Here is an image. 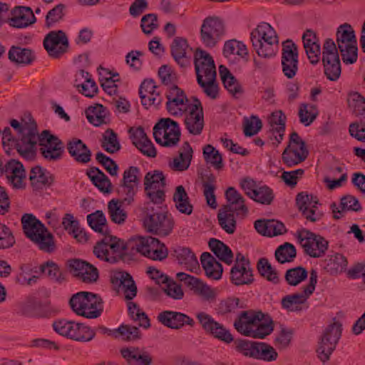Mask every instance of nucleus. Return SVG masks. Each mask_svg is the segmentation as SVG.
Instances as JSON below:
<instances>
[{
  "label": "nucleus",
  "instance_id": "nucleus-1",
  "mask_svg": "<svg viewBox=\"0 0 365 365\" xmlns=\"http://www.w3.org/2000/svg\"><path fill=\"white\" fill-rule=\"evenodd\" d=\"M197 81L203 93L210 99H216L219 87L216 82V68L212 57L206 51H197L195 54Z\"/></svg>",
  "mask_w": 365,
  "mask_h": 365
},
{
  "label": "nucleus",
  "instance_id": "nucleus-2",
  "mask_svg": "<svg viewBox=\"0 0 365 365\" xmlns=\"http://www.w3.org/2000/svg\"><path fill=\"white\" fill-rule=\"evenodd\" d=\"M11 126L21 135V138L16 143V149L19 154L26 160L34 158L38 143L37 125L34 119L19 123L17 120L11 121Z\"/></svg>",
  "mask_w": 365,
  "mask_h": 365
},
{
  "label": "nucleus",
  "instance_id": "nucleus-3",
  "mask_svg": "<svg viewBox=\"0 0 365 365\" xmlns=\"http://www.w3.org/2000/svg\"><path fill=\"white\" fill-rule=\"evenodd\" d=\"M261 313L242 312L234 322V327L241 334L254 338L264 339L273 331L272 323L264 322Z\"/></svg>",
  "mask_w": 365,
  "mask_h": 365
},
{
  "label": "nucleus",
  "instance_id": "nucleus-4",
  "mask_svg": "<svg viewBox=\"0 0 365 365\" xmlns=\"http://www.w3.org/2000/svg\"><path fill=\"white\" fill-rule=\"evenodd\" d=\"M69 304L77 315L87 319L98 317L103 309L102 299L97 294L80 292L72 296Z\"/></svg>",
  "mask_w": 365,
  "mask_h": 365
},
{
  "label": "nucleus",
  "instance_id": "nucleus-5",
  "mask_svg": "<svg viewBox=\"0 0 365 365\" xmlns=\"http://www.w3.org/2000/svg\"><path fill=\"white\" fill-rule=\"evenodd\" d=\"M103 235V238L93 247V254L100 260L115 263L125 254L126 243L117 237L108 234Z\"/></svg>",
  "mask_w": 365,
  "mask_h": 365
},
{
  "label": "nucleus",
  "instance_id": "nucleus-6",
  "mask_svg": "<svg viewBox=\"0 0 365 365\" xmlns=\"http://www.w3.org/2000/svg\"><path fill=\"white\" fill-rule=\"evenodd\" d=\"M131 242L133 250L151 260L161 262L168 256V248L157 238L140 236L133 238Z\"/></svg>",
  "mask_w": 365,
  "mask_h": 365
},
{
  "label": "nucleus",
  "instance_id": "nucleus-7",
  "mask_svg": "<svg viewBox=\"0 0 365 365\" xmlns=\"http://www.w3.org/2000/svg\"><path fill=\"white\" fill-rule=\"evenodd\" d=\"M336 42L345 63L352 64L357 60V46L354 30L347 24L341 25L336 32Z\"/></svg>",
  "mask_w": 365,
  "mask_h": 365
},
{
  "label": "nucleus",
  "instance_id": "nucleus-8",
  "mask_svg": "<svg viewBox=\"0 0 365 365\" xmlns=\"http://www.w3.org/2000/svg\"><path fill=\"white\" fill-rule=\"evenodd\" d=\"M181 135L178 123L170 118H162L153 128L156 143L164 147L176 146Z\"/></svg>",
  "mask_w": 365,
  "mask_h": 365
},
{
  "label": "nucleus",
  "instance_id": "nucleus-9",
  "mask_svg": "<svg viewBox=\"0 0 365 365\" xmlns=\"http://www.w3.org/2000/svg\"><path fill=\"white\" fill-rule=\"evenodd\" d=\"M309 155L305 142L296 132L289 135V143L282 154L284 164L288 167L295 166L304 162Z\"/></svg>",
  "mask_w": 365,
  "mask_h": 365
},
{
  "label": "nucleus",
  "instance_id": "nucleus-10",
  "mask_svg": "<svg viewBox=\"0 0 365 365\" xmlns=\"http://www.w3.org/2000/svg\"><path fill=\"white\" fill-rule=\"evenodd\" d=\"M322 62L328 79L335 81L341 75V63L337 48L331 38H327L322 48Z\"/></svg>",
  "mask_w": 365,
  "mask_h": 365
},
{
  "label": "nucleus",
  "instance_id": "nucleus-11",
  "mask_svg": "<svg viewBox=\"0 0 365 365\" xmlns=\"http://www.w3.org/2000/svg\"><path fill=\"white\" fill-rule=\"evenodd\" d=\"M38 142L40 145V153L45 160L56 162L62 159L64 147L63 142L50 131L45 130L38 135Z\"/></svg>",
  "mask_w": 365,
  "mask_h": 365
},
{
  "label": "nucleus",
  "instance_id": "nucleus-12",
  "mask_svg": "<svg viewBox=\"0 0 365 365\" xmlns=\"http://www.w3.org/2000/svg\"><path fill=\"white\" fill-rule=\"evenodd\" d=\"M297 235L304 252L312 257L323 256L328 249L327 240L319 235L305 229L297 231Z\"/></svg>",
  "mask_w": 365,
  "mask_h": 365
},
{
  "label": "nucleus",
  "instance_id": "nucleus-13",
  "mask_svg": "<svg viewBox=\"0 0 365 365\" xmlns=\"http://www.w3.org/2000/svg\"><path fill=\"white\" fill-rule=\"evenodd\" d=\"M165 96L166 109L173 116H182L190 108L191 103L185 91L176 85L168 87Z\"/></svg>",
  "mask_w": 365,
  "mask_h": 365
},
{
  "label": "nucleus",
  "instance_id": "nucleus-14",
  "mask_svg": "<svg viewBox=\"0 0 365 365\" xmlns=\"http://www.w3.org/2000/svg\"><path fill=\"white\" fill-rule=\"evenodd\" d=\"M317 278L318 274L317 271L312 269L310 272L309 284L303 288V291L302 292L287 295L282 298V307L290 312L302 310V304L306 302L308 297L315 289V287L317 283Z\"/></svg>",
  "mask_w": 365,
  "mask_h": 365
},
{
  "label": "nucleus",
  "instance_id": "nucleus-15",
  "mask_svg": "<svg viewBox=\"0 0 365 365\" xmlns=\"http://www.w3.org/2000/svg\"><path fill=\"white\" fill-rule=\"evenodd\" d=\"M224 34V24L218 18L208 17L203 21L200 36L205 46L208 48L215 47Z\"/></svg>",
  "mask_w": 365,
  "mask_h": 365
},
{
  "label": "nucleus",
  "instance_id": "nucleus-16",
  "mask_svg": "<svg viewBox=\"0 0 365 365\" xmlns=\"http://www.w3.org/2000/svg\"><path fill=\"white\" fill-rule=\"evenodd\" d=\"M143 225L148 232L159 236H167L173 229L174 221L167 212H157L145 217Z\"/></svg>",
  "mask_w": 365,
  "mask_h": 365
},
{
  "label": "nucleus",
  "instance_id": "nucleus-17",
  "mask_svg": "<svg viewBox=\"0 0 365 365\" xmlns=\"http://www.w3.org/2000/svg\"><path fill=\"white\" fill-rule=\"evenodd\" d=\"M195 317L205 332L227 344L233 341V336L230 331L222 324L215 321L209 314L205 312H198Z\"/></svg>",
  "mask_w": 365,
  "mask_h": 365
},
{
  "label": "nucleus",
  "instance_id": "nucleus-18",
  "mask_svg": "<svg viewBox=\"0 0 365 365\" xmlns=\"http://www.w3.org/2000/svg\"><path fill=\"white\" fill-rule=\"evenodd\" d=\"M230 280L237 286L250 284L254 281L250 262L241 253L236 255L235 262L230 270Z\"/></svg>",
  "mask_w": 365,
  "mask_h": 365
},
{
  "label": "nucleus",
  "instance_id": "nucleus-19",
  "mask_svg": "<svg viewBox=\"0 0 365 365\" xmlns=\"http://www.w3.org/2000/svg\"><path fill=\"white\" fill-rule=\"evenodd\" d=\"M43 46L48 54L53 58H59L68 48V39L61 30L50 31L43 39Z\"/></svg>",
  "mask_w": 365,
  "mask_h": 365
},
{
  "label": "nucleus",
  "instance_id": "nucleus-20",
  "mask_svg": "<svg viewBox=\"0 0 365 365\" xmlns=\"http://www.w3.org/2000/svg\"><path fill=\"white\" fill-rule=\"evenodd\" d=\"M178 279L190 287L194 294L205 301H214L218 294L217 289L204 283L199 279L184 272L177 274Z\"/></svg>",
  "mask_w": 365,
  "mask_h": 365
},
{
  "label": "nucleus",
  "instance_id": "nucleus-21",
  "mask_svg": "<svg viewBox=\"0 0 365 365\" xmlns=\"http://www.w3.org/2000/svg\"><path fill=\"white\" fill-rule=\"evenodd\" d=\"M70 272L81 282L86 284H93L98 279L99 272L93 264L78 259L68 261Z\"/></svg>",
  "mask_w": 365,
  "mask_h": 365
},
{
  "label": "nucleus",
  "instance_id": "nucleus-22",
  "mask_svg": "<svg viewBox=\"0 0 365 365\" xmlns=\"http://www.w3.org/2000/svg\"><path fill=\"white\" fill-rule=\"evenodd\" d=\"M185 118L186 129L192 135H200L204 127V115L202 103L197 98H193L190 108Z\"/></svg>",
  "mask_w": 365,
  "mask_h": 365
},
{
  "label": "nucleus",
  "instance_id": "nucleus-23",
  "mask_svg": "<svg viewBox=\"0 0 365 365\" xmlns=\"http://www.w3.org/2000/svg\"><path fill=\"white\" fill-rule=\"evenodd\" d=\"M282 66L284 74L289 78H293L298 70V49L290 40L282 44Z\"/></svg>",
  "mask_w": 365,
  "mask_h": 365
},
{
  "label": "nucleus",
  "instance_id": "nucleus-24",
  "mask_svg": "<svg viewBox=\"0 0 365 365\" xmlns=\"http://www.w3.org/2000/svg\"><path fill=\"white\" fill-rule=\"evenodd\" d=\"M298 209L307 220L314 222L321 220L322 213L318 210V200L312 195L299 193L296 197Z\"/></svg>",
  "mask_w": 365,
  "mask_h": 365
},
{
  "label": "nucleus",
  "instance_id": "nucleus-25",
  "mask_svg": "<svg viewBox=\"0 0 365 365\" xmlns=\"http://www.w3.org/2000/svg\"><path fill=\"white\" fill-rule=\"evenodd\" d=\"M286 120V115L280 110L272 112L268 118V138L275 147H277L284 139Z\"/></svg>",
  "mask_w": 365,
  "mask_h": 365
},
{
  "label": "nucleus",
  "instance_id": "nucleus-26",
  "mask_svg": "<svg viewBox=\"0 0 365 365\" xmlns=\"http://www.w3.org/2000/svg\"><path fill=\"white\" fill-rule=\"evenodd\" d=\"M139 173V168L135 166L129 167L123 173L120 192L123 196V202L128 205L133 202L138 190Z\"/></svg>",
  "mask_w": 365,
  "mask_h": 365
},
{
  "label": "nucleus",
  "instance_id": "nucleus-27",
  "mask_svg": "<svg viewBox=\"0 0 365 365\" xmlns=\"http://www.w3.org/2000/svg\"><path fill=\"white\" fill-rule=\"evenodd\" d=\"M10 14L11 16L8 18V23L13 28L25 29L36 22L34 12L29 6H14L11 10Z\"/></svg>",
  "mask_w": 365,
  "mask_h": 365
},
{
  "label": "nucleus",
  "instance_id": "nucleus-28",
  "mask_svg": "<svg viewBox=\"0 0 365 365\" xmlns=\"http://www.w3.org/2000/svg\"><path fill=\"white\" fill-rule=\"evenodd\" d=\"M225 195L227 205L222 208L235 213L237 217L244 219L247 215L249 209L243 196L233 187H228Z\"/></svg>",
  "mask_w": 365,
  "mask_h": 365
},
{
  "label": "nucleus",
  "instance_id": "nucleus-29",
  "mask_svg": "<svg viewBox=\"0 0 365 365\" xmlns=\"http://www.w3.org/2000/svg\"><path fill=\"white\" fill-rule=\"evenodd\" d=\"M4 172L13 187L16 189L25 187L26 170L23 164L16 160H10L5 165Z\"/></svg>",
  "mask_w": 365,
  "mask_h": 365
},
{
  "label": "nucleus",
  "instance_id": "nucleus-30",
  "mask_svg": "<svg viewBox=\"0 0 365 365\" xmlns=\"http://www.w3.org/2000/svg\"><path fill=\"white\" fill-rule=\"evenodd\" d=\"M302 42L309 62L317 64L321 55V46L317 34L311 29L306 30L302 35Z\"/></svg>",
  "mask_w": 365,
  "mask_h": 365
},
{
  "label": "nucleus",
  "instance_id": "nucleus-31",
  "mask_svg": "<svg viewBox=\"0 0 365 365\" xmlns=\"http://www.w3.org/2000/svg\"><path fill=\"white\" fill-rule=\"evenodd\" d=\"M158 321L163 325L171 329H180L184 325L193 327L194 320L188 315L173 311H164L158 316Z\"/></svg>",
  "mask_w": 365,
  "mask_h": 365
},
{
  "label": "nucleus",
  "instance_id": "nucleus-32",
  "mask_svg": "<svg viewBox=\"0 0 365 365\" xmlns=\"http://www.w3.org/2000/svg\"><path fill=\"white\" fill-rule=\"evenodd\" d=\"M130 133L133 143L143 155L150 158L156 156V149L142 127L132 128L130 130Z\"/></svg>",
  "mask_w": 365,
  "mask_h": 365
},
{
  "label": "nucleus",
  "instance_id": "nucleus-33",
  "mask_svg": "<svg viewBox=\"0 0 365 365\" xmlns=\"http://www.w3.org/2000/svg\"><path fill=\"white\" fill-rule=\"evenodd\" d=\"M123 359L130 365H150L153 362L151 355L138 347L130 346L120 350Z\"/></svg>",
  "mask_w": 365,
  "mask_h": 365
},
{
  "label": "nucleus",
  "instance_id": "nucleus-34",
  "mask_svg": "<svg viewBox=\"0 0 365 365\" xmlns=\"http://www.w3.org/2000/svg\"><path fill=\"white\" fill-rule=\"evenodd\" d=\"M178 153V155L169 163V165L175 171L187 170L190 165L193 154L192 148L187 141L182 143Z\"/></svg>",
  "mask_w": 365,
  "mask_h": 365
},
{
  "label": "nucleus",
  "instance_id": "nucleus-35",
  "mask_svg": "<svg viewBox=\"0 0 365 365\" xmlns=\"http://www.w3.org/2000/svg\"><path fill=\"white\" fill-rule=\"evenodd\" d=\"M67 150L75 161L86 164L91 161V151L80 139L74 138L67 144Z\"/></svg>",
  "mask_w": 365,
  "mask_h": 365
},
{
  "label": "nucleus",
  "instance_id": "nucleus-36",
  "mask_svg": "<svg viewBox=\"0 0 365 365\" xmlns=\"http://www.w3.org/2000/svg\"><path fill=\"white\" fill-rule=\"evenodd\" d=\"M331 209L334 219L341 218L344 213L347 211L358 212L361 209L359 200L352 195H346L341 197L340 204L337 205L336 203L331 205Z\"/></svg>",
  "mask_w": 365,
  "mask_h": 365
},
{
  "label": "nucleus",
  "instance_id": "nucleus-37",
  "mask_svg": "<svg viewBox=\"0 0 365 365\" xmlns=\"http://www.w3.org/2000/svg\"><path fill=\"white\" fill-rule=\"evenodd\" d=\"M188 48L187 42L185 38L177 37L174 39L171 46V53L180 67L185 68L190 64V58L187 56Z\"/></svg>",
  "mask_w": 365,
  "mask_h": 365
},
{
  "label": "nucleus",
  "instance_id": "nucleus-38",
  "mask_svg": "<svg viewBox=\"0 0 365 365\" xmlns=\"http://www.w3.org/2000/svg\"><path fill=\"white\" fill-rule=\"evenodd\" d=\"M202 267L206 276L212 279H220L222 274V264L208 252H203L200 257Z\"/></svg>",
  "mask_w": 365,
  "mask_h": 365
},
{
  "label": "nucleus",
  "instance_id": "nucleus-39",
  "mask_svg": "<svg viewBox=\"0 0 365 365\" xmlns=\"http://www.w3.org/2000/svg\"><path fill=\"white\" fill-rule=\"evenodd\" d=\"M173 200L175 207L178 212L182 214L190 215L193 211L190 197L182 185H179L175 188L173 193Z\"/></svg>",
  "mask_w": 365,
  "mask_h": 365
},
{
  "label": "nucleus",
  "instance_id": "nucleus-40",
  "mask_svg": "<svg viewBox=\"0 0 365 365\" xmlns=\"http://www.w3.org/2000/svg\"><path fill=\"white\" fill-rule=\"evenodd\" d=\"M173 255L178 263L190 271H192L199 266L197 257L189 247H177L173 250Z\"/></svg>",
  "mask_w": 365,
  "mask_h": 365
},
{
  "label": "nucleus",
  "instance_id": "nucleus-41",
  "mask_svg": "<svg viewBox=\"0 0 365 365\" xmlns=\"http://www.w3.org/2000/svg\"><path fill=\"white\" fill-rule=\"evenodd\" d=\"M8 57L11 62L21 66L31 64L36 58L32 50L15 46L11 47Z\"/></svg>",
  "mask_w": 365,
  "mask_h": 365
},
{
  "label": "nucleus",
  "instance_id": "nucleus-42",
  "mask_svg": "<svg viewBox=\"0 0 365 365\" xmlns=\"http://www.w3.org/2000/svg\"><path fill=\"white\" fill-rule=\"evenodd\" d=\"M252 47L257 55L264 58L274 56L279 49V38L267 39V41H252Z\"/></svg>",
  "mask_w": 365,
  "mask_h": 365
},
{
  "label": "nucleus",
  "instance_id": "nucleus-43",
  "mask_svg": "<svg viewBox=\"0 0 365 365\" xmlns=\"http://www.w3.org/2000/svg\"><path fill=\"white\" fill-rule=\"evenodd\" d=\"M346 258L340 253L329 255L324 261V269L331 275H337L344 272L347 267Z\"/></svg>",
  "mask_w": 365,
  "mask_h": 365
},
{
  "label": "nucleus",
  "instance_id": "nucleus-44",
  "mask_svg": "<svg viewBox=\"0 0 365 365\" xmlns=\"http://www.w3.org/2000/svg\"><path fill=\"white\" fill-rule=\"evenodd\" d=\"M86 116L88 121L94 126L106 124L108 120V112L101 104H96L86 110Z\"/></svg>",
  "mask_w": 365,
  "mask_h": 365
},
{
  "label": "nucleus",
  "instance_id": "nucleus-45",
  "mask_svg": "<svg viewBox=\"0 0 365 365\" xmlns=\"http://www.w3.org/2000/svg\"><path fill=\"white\" fill-rule=\"evenodd\" d=\"M24 232L30 240L41 232L45 225L32 214H24L21 217Z\"/></svg>",
  "mask_w": 365,
  "mask_h": 365
},
{
  "label": "nucleus",
  "instance_id": "nucleus-46",
  "mask_svg": "<svg viewBox=\"0 0 365 365\" xmlns=\"http://www.w3.org/2000/svg\"><path fill=\"white\" fill-rule=\"evenodd\" d=\"M29 180L33 187L41 188L50 185L53 182V175L40 166H36L31 170Z\"/></svg>",
  "mask_w": 365,
  "mask_h": 365
},
{
  "label": "nucleus",
  "instance_id": "nucleus-47",
  "mask_svg": "<svg viewBox=\"0 0 365 365\" xmlns=\"http://www.w3.org/2000/svg\"><path fill=\"white\" fill-rule=\"evenodd\" d=\"M38 249L44 252L51 253L56 250L53 235L46 227L31 240Z\"/></svg>",
  "mask_w": 365,
  "mask_h": 365
},
{
  "label": "nucleus",
  "instance_id": "nucleus-48",
  "mask_svg": "<svg viewBox=\"0 0 365 365\" xmlns=\"http://www.w3.org/2000/svg\"><path fill=\"white\" fill-rule=\"evenodd\" d=\"M209 247L219 259L227 264H230L232 262V252L225 243L219 240L212 238L209 242Z\"/></svg>",
  "mask_w": 365,
  "mask_h": 365
},
{
  "label": "nucleus",
  "instance_id": "nucleus-49",
  "mask_svg": "<svg viewBox=\"0 0 365 365\" xmlns=\"http://www.w3.org/2000/svg\"><path fill=\"white\" fill-rule=\"evenodd\" d=\"M123 201L116 199H112L108 203V214L110 220L118 225H123L127 217L128 214L123 208Z\"/></svg>",
  "mask_w": 365,
  "mask_h": 365
},
{
  "label": "nucleus",
  "instance_id": "nucleus-50",
  "mask_svg": "<svg viewBox=\"0 0 365 365\" xmlns=\"http://www.w3.org/2000/svg\"><path fill=\"white\" fill-rule=\"evenodd\" d=\"M278 37L276 31L270 24L262 22L250 33V40L252 41H267V39Z\"/></svg>",
  "mask_w": 365,
  "mask_h": 365
},
{
  "label": "nucleus",
  "instance_id": "nucleus-51",
  "mask_svg": "<svg viewBox=\"0 0 365 365\" xmlns=\"http://www.w3.org/2000/svg\"><path fill=\"white\" fill-rule=\"evenodd\" d=\"M87 222L94 231L102 235H107L108 233L107 220L103 211L96 210L88 215Z\"/></svg>",
  "mask_w": 365,
  "mask_h": 365
},
{
  "label": "nucleus",
  "instance_id": "nucleus-52",
  "mask_svg": "<svg viewBox=\"0 0 365 365\" xmlns=\"http://www.w3.org/2000/svg\"><path fill=\"white\" fill-rule=\"evenodd\" d=\"M87 175L94 185L96 186L101 192L108 193L111 191V182L110 180L98 168H91L87 173Z\"/></svg>",
  "mask_w": 365,
  "mask_h": 365
},
{
  "label": "nucleus",
  "instance_id": "nucleus-53",
  "mask_svg": "<svg viewBox=\"0 0 365 365\" xmlns=\"http://www.w3.org/2000/svg\"><path fill=\"white\" fill-rule=\"evenodd\" d=\"M70 339L81 342L91 341L96 336V332L90 327L84 324L76 323L71 330Z\"/></svg>",
  "mask_w": 365,
  "mask_h": 365
},
{
  "label": "nucleus",
  "instance_id": "nucleus-54",
  "mask_svg": "<svg viewBox=\"0 0 365 365\" xmlns=\"http://www.w3.org/2000/svg\"><path fill=\"white\" fill-rule=\"evenodd\" d=\"M236 215L224 208H221L217 214V220L221 228L227 234H233L237 227Z\"/></svg>",
  "mask_w": 365,
  "mask_h": 365
},
{
  "label": "nucleus",
  "instance_id": "nucleus-55",
  "mask_svg": "<svg viewBox=\"0 0 365 365\" xmlns=\"http://www.w3.org/2000/svg\"><path fill=\"white\" fill-rule=\"evenodd\" d=\"M223 53L226 57L232 55H237L242 58L248 57V50L246 45L242 41L236 39H231L225 43Z\"/></svg>",
  "mask_w": 365,
  "mask_h": 365
},
{
  "label": "nucleus",
  "instance_id": "nucleus-56",
  "mask_svg": "<svg viewBox=\"0 0 365 365\" xmlns=\"http://www.w3.org/2000/svg\"><path fill=\"white\" fill-rule=\"evenodd\" d=\"M202 154L205 162L210 164L215 169L221 170L224 167L222 155L212 145H205Z\"/></svg>",
  "mask_w": 365,
  "mask_h": 365
},
{
  "label": "nucleus",
  "instance_id": "nucleus-57",
  "mask_svg": "<svg viewBox=\"0 0 365 365\" xmlns=\"http://www.w3.org/2000/svg\"><path fill=\"white\" fill-rule=\"evenodd\" d=\"M220 68L221 78L225 88L231 95H232L235 98H238L239 96H240L243 93V90L241 85L239 83L237 79L230 73V71L226 70V72L224 73L222 71V66H220Z\"/></svg>",
  "mask_w": 365,
  "mask_h": 365
},
{
  "label": "nucleus",
  "instance_id": "nucleus-58",
  "mask_svg": "<svg viewBox=\"0 0 365 365\" xmlns=\"http://www.w3.org/2000/svg\"><path fill=\"white\" fill-rule=\"evenodd\" d=\"M145 190L164 189L165 180L162 172L155 170L145 175L144 180Z\"/></svg>",
  "mask_w": 365,
  "mask_h": 365
},
{
  "label": "nucleus",
  "instance_id": "nucleus-59",
  "mask_svg": "<svg viewBox=\"0 0 365 365\" xmlns=\"http://www.w3.org/2000/svg\"><path fill=\"white\" fill-rule=\"evenodd\" d=\"M319 114L317 107L315 105L302 103L299 108V118L302 124L305 126L310 125L317 118Z\"/></svg>",
  "mask_w": 365,
  "mask_h": 365
},
{
  "label": "nucleus",
  "instance_id": "nucleus-60",
  "mask_svg": "<svg viewBox=\"0 0 365 365\" xmlns=\"http://www.w3.org/2000/svg\"><path fill=\"white\" fill-rule=\"evenodd\" d=\"M128 311L130 319L137 322L140 327L144 329L150 327V319L147 314L135 303L128 302Z\"/></svg>",
  "mask_w": 365,
  "mask_h": 365
},
{
  "label": "nucleus",
  "instance_id": "nucleus-61",
  "mask_svg": "<svg viewBox=\"0 0 365 365\" xmlns=\"http://www.w3.org/2000/svg\"><path fill=\"white\" fill-rule=\"evenodd\" d=\"M250 199L261 205H269L274 199V194L269 186L266 185H259L257 190L253 192Z\"/></svg>",
  "mask_w": 365,
  "mask_h": 365
},
{
  "label": "nucleus",
  "instance_id": "nucleus-62",
  "mask_svg": "<svg viewBox=\"0 0 365 365\" xmlns=\"http://www.w3.org/2000/svg\"><path fill=\"white\" fill-rule=\"evenodd\" d=\"M119 279L125 298L133 299L136 296L137 287L131 275L127 272L120 273Z\"/></svg>",
  "mask_w": 365,
  "mask_h": 365
},
{
  "label": "nucleus",
  "instance_id": "nucleus-63",
  "mask_svg": "<svg viewBox=\"0 0 365 365\" xmlns=\"http://www.w3.org/2000/svg\"><path fill=\"white\" fill-rule=\"evenodd\" d=\"M101 147L109 153H115L120 150V144L117 134L112 130L105 131L101 140Z\"/></svg>",
  "mask_w": 365,
  "mask_h": 365
},
{
  "label": "nucleus",
  "instance_id": "nucleus-64",
  "mask_svg": "<svg viewBox=\"0 0 365 365\" xmlns=\"http://www.w3.org/2000/svg\"><path fill=\"white\" fill-rule=\"evenodd\" d=\"M40 270L51 280L61 283L64 281V276L58 264L52 261H47L40 266Z\"/></svg>",
  "mask_w": 365,
  "mask_h": 365
}]
</instances>
